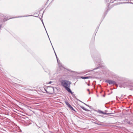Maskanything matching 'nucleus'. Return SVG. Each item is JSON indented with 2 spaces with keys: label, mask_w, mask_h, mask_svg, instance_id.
Instances as JSON below:
<instances>
[{
  "label": "nucleus",
  "mask_w": 133,
  "mask_h": 133,
  "mask_svg": "<svg viewBox=\"0 0 133 133\" xmlns=\"http://www.w3.org/2000/svg\"><path fill=\"white\" fill-rule=\"evenodd\" d=\"M44 71L47 73H49V74L50 73V70L48 68H46L44 69Z\"/></svg>",
  "instance_id": "1a4fd4ad"
},
{
  "label": "nucleus",
  "mask_w": 133,
  "mask_h": 133,
  "mask_svg": "<svg viewBox=\"0 0 133 133\" xmlns=\"http://www.w3.org/2000/svg\"><path fill=\"white\" fill-rule=\"evenodd\" d=\"M70 109L73 111H76L74 109V108L71 106V105L69 107Z\"/></svg>",
  "instance_id": "f8f14e48"
},
{
  "label": "nucleus",
  "mask_w": 133,
  "mask_h": 133,
  "mask_svg": "<svg viewBox=\"0 0 133 133\" xmlns=\"http://www.w3.org/2000/svg\"><path fill=\"white\" fill-rule=\"evenodd\" d=\"M105 82H106L108 83L110 85L113 84V85H117V84L116 82L115 81H113L112 80L107 79L105 81Z\"/></svg>",
  "instance_id": "20e7f679"
},
{
  "label": "nucleus",
  "mask_w": 133,
  "mask_h": 133,
  "mask_svg": "<svg viewBox=\"0 0 133 133\" xmlns=\"http://www.w3.org/2000/svg\"><path fill=\"white\" fill-rule=\"evenodd\" d=\"M131 85H132L131 84H129L128 83L124 82L121 83L120 85V87L121 88L123 87L125 88L128 87H130Z\"/></svg>",
  "instance_id": "7ed1b4c3"
},
{
  "label": "nucleus",
  "mask_w": 133,
  "mask_h": 133,
  "mask_svg": "<svg viewBox=\"0 0 133 133\" xmlns=\"http://www.w3.org/2000/svg\"><path fill=\"white\" fill-rule=\"evenodd\" d=\"M44 89L45 91H46V93H48V94L49 93V92L47 91L46 90L45 88Z\"/></svg>",
  "instance_id": "412c9836"
},
{
  "label": "nucleus",
  "mask_w": 133,
  "mask_h": 133,
  "mask_svg": "<svg viewBox=\"0 0 133 133\" xmlns=\"http://www.w3.org/2000/svg\"><path fill=\"white\" fill-rule=\"evenodd\" d=\"M98 112L102 114H103V111H102L101 110H98Z\"/></svg>",
  "instance_id": "dca6fc26"
},
{
  "label": "nucleus",
  "mask_w": 133,
  "mask_h": 133,
  "mask_svg": "<svg viewBox=\"0 0 133 133\" xmlns=\"http://www.w3.org/2000/svg\"><path fill=\"white\" fill-rule=\"evenodd\" d=\"M92 57L93 59L95 61H97L96 62H100L101 61V59L100 58H98L97 56L95 55H92Z\"/></svg>",
  "instance_id": "39448f33"
},
{
  "label": "nucleus",
  "mask_w": 133,
  "mask_h": 133,
  "mask_svg": "<svg viewBox=\"0 0 133 133\" xmlns=\"http://www.w3.org/2000/svg\"><path fill=\"white\" fill-rule=\"evenodd\" d=\"M128 82H130L131 84H133V80H128Z\"/></svg>",
  "instance_id": "f3484780"
},
{
  "label": "nucleus",
  "mask_w": 133,
  "mask_h": 133,
  "mask_svg": "<svg viewBox=\"0 0 133 133\" xmlns=\"http://www.w3.org/2000/svg\"><path fill=\"white\" fill-rule=\"evenodd\" d=\"M90 94V92H89V94Z\"/></svg>",
  "instance_id": "4c0bfd02"
},
{
  "label": "nucleus",
  "mask_w": 133,
  "mask_h": 133,
  "mask_svg": "<svg viewBox=\"0 0 133 133\" xmlns=\"http://www.w3.org/2000/svg\"><path fill=\"white\" fill-rule=\"evenodd\" d=\"M103 114H104L106 115V114H107V113L103 112Z\"/></svg>",
  "instance_id": "c756f323"
},
{
  "label": "nucleus",
  "mask_w": 133,
  "mask_h": 133,
  "mask_svg": "<svg viewBox=\"0 0 133 133\" xmlns=\"http://www.w3.org/2000/svg\"><path fill=\"white\" fill-rule=\"evenodd\" d=\"M72 95V96L73 97H74V96H75V94H73V95Z\"/></svg>",
  "instance_id": "c85d7f7f"
},
{
  "label": "nucleus",
  "mask_w": 133,
  "mask_h": 133,
  "mask_svg": "<svg viewBox=\"0 0 133 133\" xmlns=\"http://www.w3.org/2000/svg\"><path fill=\"white\" fill-rule=\"evenodd\" d=\"M103 96H104H104H105L104 95Z\"/></svg>",
  "instance_id": "58836bf2"
},
{
  "label": "nucleus",
  "mask_w": 133,
  "mask_h": 133,
  "mask_svg": "<svg viewBox=\"0 0 133 133\" xmlns=\"http://www.w3.org/2000/svg\"><path fill=\"white\" fill-rule=\"evenodd\" d=\"M70 86L65 88V89L69 93L71 94V95H73V92L71 91L70 89Z\"/></svg>",
  "instance_id": "423d86ee"
},
{
  "label": "nucleus",
  "mask_w": 133,
  "mask_h": 133,
  "mask_svg": "<svg viewBox=\"0 0 133 133\" xmlns=\"http://www.w3.org/2000/svg\"><path fill=\"white\" fill-rule=\"evenodd\" d=\"M43 26H44V28H45V30L46 31V33H47V35H48V38H49V39L50 41V38H49V36H48V33H47V31H46V28H45V26H44V25H43Z\"/></svg>",
  "instance_id": "a211bd4d"
},
{
  "label": "nucleus",
  "mask_w": 133,
  "mask_h": 133,
  "mask_svg": "<svg viewBox=\"0 0 133 133\" xmlns=\"http://www.w3.org/2000/svg\"><path fill=\"white\" fill-rule=\"evenodd\" d=\"M87 91H89V89H87Z\"/></svg>",
  "instance_id": "c9c22d12"
},
{
  "label": "nucleus",
  "mask_w": 133,
  "mask_h": 133,
  "mask_svg": "<svg viewBox=\"0 0 133 133\" xmlns=\"http://www.w3.org/2000/svg\"><path fill=\"white\" fill-rule=\"evenodd\" d=\"M129 3L128 2H119L117 3L114 4V5H116L118 4H127Z\"/></svg>",
  "instance_id": "0eeeda50"
},
{
  "label": "nucleus",
  "mask_w": 133,
  "mask_h": 133,
  "mask_svg": "<svg viewBox=\"0 0 133 133\" xmlns=\"http://www.w3.org/2000/svg\"><path fill=\"white\" fill-rule=\"evenodd\" d=\"M30 16H34L35 17H38V16H33L32 15H25V16H18L16 17L15 18H19V17H29Z\"/></svg>",
  "instance_id": "6e6552de"
},
{
  "label": "nucleus",
  "mask_w": 133,
  "mask_h": 133,
  "mask_svg": "<svg viewBox=\"0 0 133 133\" xmlns=\"http://www.w3.org/2000/svg\"><path fill=\"white\" fill-rule=\"evenodd\" d=\"M116 99L117 100H118V99H117V97H116Z\"/></svg>",
  "instance_id": "f704fd0d"
},
{
  "label": "nucleus",
  "mask_w": 133,
  "mask_h": 133,
  "mask_svg": "<svg viewBox=\"0 0 133 133\" xmlns=\"http://www.w3.org/2000/svg\"><path fill=\"white\" fill-rule=\"evenodd\" d=\"M112 114V113H107V114H106V115H108L110 114Z\"/></svg>",
  "instance_id": "bb28decb"
},
{
  "label": "nucleus",
  "mask_w": 133,
  "mask_h": 133,
  "mask_svg": "<svg viewBox=\"0 0 133 133\" xmlns=\"http://www.w3.org/2000/svg\"><path fill=\"white\" fill-rule=\"evenodd\" d=\"M92 122L93 123H95V124H97V125H102V124H100V123H98L96 122Z\"/></svg>",
  "instance_id": "2eb2a0df"
},
{
  "label": "nucleus",
  "mask_w": 133,
  "mask_h": 133,
  "mask_svg": "<svg viewBox=\"0 0 133 133\" xmlns=\"http://www.w3.org/2000/svg\"><path fill=\"white\" fill-rule=\"evenodd\" d=\"M65 103L68 107H69L71 105L69 104L67 101H65Z\"/></svg>",
  "instance_id": "9d476101"
},
{
  "label": "nucleus",
  "mask_w": 133,
  "mask_h": 133,
  "mask_svg": "<svg viewBox=\"0 0 133 133\" xmlns=\"http://www.w3.org/2000/svg\"><path fill=\"white\" fill-rule=\"evenodd\" d=\"M128 123L129 124H131V123L129 121L128 122Z\"/></svg>",
  "instance_id": "a878e982"
},
{
  "label": "nucleus",
  "mask_w": 133,
  "mask_h": 133,
  "mask_svg": "<svg viewBox=\"0 0 133 133\" xmlns=\"http://www.w3.org/2000/svg\"><path fill=\"white\" fill-rule=\"evenodd\" d=\"M63 68L62 67V66H60L59 67V68H60V69H61V68Z\"/></svg>",
  "instance_id": "cd10ccee"
},
{
  "label": "nucleus",
  "mask_w": 133,
  "mask_h": 133,
  "mask_svg": "<svg viewBox=\"0 0 133 133\" xmlns=\"http://www.w3.org/2000/svg\"><path fill=\"white\" fill-rule=\"evenodd\" d=\"M81 78L82 79H87L89 78L88 77H87L82 76L81 77Z\"/></svg>",
  "instance_id": "ddd939ff"
},
{
  "label": "nucleus",
  "mask_w": 133,
  "mask_h": 133,
  "mask_svg": "<svg viewBox=\"0 0 133 133\" xmlns=\"http://www.w3.org/2000/svg\"><path fill=\"white\" fill-rule=\"evenodd\" d=\"M130 1L132 2V3H133V0H131Z\"/></svg>",
  "instance_id": "72a5a7b5"
},
{
  "label": "nucleus",
  "mask_w": 133,
  "mask_h": 133,
  "mask_svg": "<svg viewBox=\"0 0 133 133\" xmlns=\"http://www.w3.org/2000/svg\"><path fill=\"white\" fill-rule=\"evenodd\" d=\"M130 87H133V85H131Z\"/></svg>",
  "instance_id": "473e14b6"
},
{
  "label": "nucleus",
  "mask_w": 133,
  "mask_h": 133,
  "mask_svg": "<svg viewBox=\"0 0 133 133\" xmlns=\"http://www.w3.org/2000/svg\"><path fill=\"white\" fill-rule=\"evenodd\" d=\"M2 28V25H0V29Z\"/></svg>",
  "instance_id": "7c9ffc66"
},
{
  "label": "nucleus",
  "mask_w": 133,
  "mask_h": 133,
  "mask_svg": "<svg viewBox=\"0 0 133 133\" xmlns=\"http://www.w3.org/2000/svg\"><path fill=\"white\" fill-rule=\"evenodd\" d=\"M129 2V3H131V4H133V3H132V2L131 1L130 2Z\"/></svg>",
  "instance_id": "393cba45"
},
{
  "label": "nucleus",
  "mask_w": 133,
  "mask_h": 133,
  "mask_svg": "<svg viewBox=\"0 0 133 133\" xmlns=\"http://www.w3.org/2000/svg\"><path fill=\"white\" fill-rule=\"evenodd\" d=\"M41 21L42 22V23L43 25H44V24L42 19H41Z\"/></svg>",
  "instance_id": "b1692460"
},
{
  "label": "nucleus",
  "mask_w": 133,
  "mask_h": 133,
  "mask_svg": "<svg viewBox=\"0 0 133 133\" xmlns=\"http://www.w3.org/2000/svg\"><path fill=\"white\" fill-rule=\"evenodd\" d=\"M52 83V82L50 81L48 83V84H50L51 83Z\"/></svg>",
  "instance_id": "5701e85b"
},
{
  "label": "nucleus",
  "mask_w": 133,
  "mask_h": 133,
  "mask_svg": "<svg viewBox=\"0 0 133 133\" xmlns=\"http://www.w3.org/2000/svg\"><path fill=\"white\" fill-rule=\"evenodd\" d=\"M50 41V42H51V45H52V48H53V49H54V52H55V55L56 56V53H55V50H54V48H53V46H52V43H51V42Z\"/></svg>",
  "instance_id": "6ab92c4d"
},
{
  "label": "nucleus",
  "mask_w": 133,
  "mask_h": 133,
  "mask_svg": "<svg viewBox=\"0 0 133 133\" xmlns=\"http://www.w3.org/2000/svg\"><path fill=\"white\" fill-rule=\"evenodd\" d=\"M84 103L85 105L88 106V107H91V106H90L89 105H88L87 104L84 103Z\"/></svg>",
  "instance_id": "aec40b11"
},
{
  "label": "nucleus",
  "mask_w": 133,
  "mask_h": 133,
  "mask_svg": "<svg viewBox=\"0 0 133 133\" xmlns=\"http://www.w3.org/2000/svg\"><path fill=\"white\" fill-rule=\"evenodd\" d=\"M78 100L79 101H80V102H82V103H83V102H82L81 101H80V100Z\"/></svg>",
  "instance_id": "2f4dec72"
},
{
  "label": "nucleus",
  "mask_w": 133,
  "mask_h": 133,
  "mask_svg": "<svg viewBox=\"0 0 133 133\" xmlns=\"http://www.w3.org/2000/svg\"><path fill=\"white\" fill-rule=\"evenodd\" d=\"M100 67L98 66V67H96V68H94V69H93L91 71H93V70H96L99 69H100Z\"/></svg>",
  "instance_id": "9b49d317"
},
{
  "label": "nucleus",
  "mask_w": 133,
  "mask_h": 133,
  "mask_svg": "<svg viewBox=\"0 0 133 133\" xmlns=\"http://www.w3.org/2000/svg\"><path fill=\"white\" fill-rule=\"evenodd\" d=\"M61 85L64 88L70 86L71 82L69 81L62 80L61 81Z\"/></svg>",
  "instance_id": "f257e3e1"
},
{
  "label": "nucleus",
  "mask_w": 133,
  "mask_h": 133,
  "mask_svg": "<svg viewBox=\"0 0 133 133\" xmlns=\"http://www.w3.org/2000/svg\"><path fill=\"white\" fill-rule=\"evenodd\" d=\"M88 86L90 85H89V84H88Z\"/></svg>",
  "instance_id": "e433bc0d"
},
{
  "label": "nucleus",
  "mask_w": 133,
  "mask_h": 133,
  "mask_svg": "<svg viewBox=\"0 0 133 133\" xmlns=\"http://www.w3.org/2000/svg\"><path fill=\"white\" fill-rule=\"evenodd\" d=\"M81 108L83 110H84L86 111H88V109H86L84 107H83L82 106L81 107Z\"/></svg>",
  "instance_id": "4468645a"
},
{
  "label": "nucleus",
  "mask_w": 133,
  "mask_h": 133,
  "mask_svg": "<svg viewBox=\"0 0 133 133\" xmlns=\"http://www.w3.org/2000/svg\"><path fill=\"white\" fill-rule=\"evenodd\" d=\"M56 58H57V62L58 63V58L57 57V55H56Z\"/></svg>",
  "instance_id": "4be33fe9"
},
{
  "label": "nucleus",
  "mask_w": 133,
  "mask_h": 133,
  "mask_svg": "<svg viewBox=\"0 0 133 133\" xmlns=\"http://www.w3.org/2000/svg\"><path fill=\"white\" fill-rule=\"evenodd\" d=\"M117 0H105V3L108 5L107 8V12H108V10H109L111 8H112L113 6H110V3H113L114 2L117 1ZM119 0L120 1L121 0Z\"/></svg>",
  "instance_id": "f03ea898"
}]
</instances>
